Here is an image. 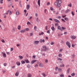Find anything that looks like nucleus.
<instances>
[{
	"label": "nucleus",
	"mask_w": 77,
	"mask_h": 77,
	"mask_svg": "<svg viewBox=\"0 0 77 77\" xmlns=\"http://www.w3.org/2000/svg\"><path fill=\"white\" fill-rule=\"evenodd\" d=\"M58 5H57V8H59L60 7V4L61 3H62V1L61 0H59L58 2Z\"/></svg>",
	"instance_id": "1"
},
{
	"label": "nucleus",
	"mask_w": 77,
	"mask_h": 77,
	"mask_svg": "<svg viewBox=\"0 0 77 77\" xmlns=\"http://www.w3.org/2000/svg\"><path fill=\"white\" fill-rule=\"evenodd\" d=\"M66 44L67 46H68L69 48H70V47H71V43L67 41L66 42Z\"/></svg>",
	"instance_id": "2"
},
{
	"label": "nucleus",
	"mask_w": 77,
	"mask_h": 77,
	"mask_svg": "<svg viewBox=\"0 0 77 77\" xmlns=\"http://www.w3.org/2000/svg\"><path fill=\"white\" fill-rule=\"evenodd\" d=\"M42 48L44 51H47V50L48 49L47 48V46H43Z\"/></svg>",
	"instance_id": "3"
},
{
	"label": "nucleus",
	"mask_w": 77,
	"mask_h": 77,
	"mask_svg": "<svg viewBox=\"0 0 77 77\" xmlns=\"http://www.w3.org/2000/svg\"><path fill=\"white\" fill-rule=\"evenodd\" d=\"M39 41H36L34 42V44L35 45H37V44H39Z\"/></svg>",
	"instance_id": "4"
},
{
	"label": "nucleus",
	"mask_w": 77,
	"mask_h": 77,
	"mask_svg": "<svg viewBox=\"0 0 77 77\" xmlns=\"http://www.w3.org/2000/svg\"><path fill=\"white\" fill-rule=\"evenodd\" d=\"M57 29H58V30H60V31H61V32H62V30L61 29V27H60V26H58L57 27Z\"/></svg>",
	"instance_id": "5"
},
{
	"label": "nucleus",
	"mask_w": 77,
	"mask_h": 77,
	"mask_svg": "<svg viewBox=\"0 0 77 77\" xmlns=\"http://www.w3.org/2000/svg\"><path fill=\"white\" fill-rule=\"evenodd\" d=\"M40 42L41 43H42V42H45V40L44 39H41L40 40Z\"/></svg>",
	"instance_id": "6"
},
{
	"label": "nucleus",
	"mask_w": 77,
	"mask_h": 77,
	"mask_svg": "<svg viewBox=\"0 0 77 77\" xmlns=\"http://www.w3.org/2000/svg\"><path fill=\"white\" fill-rule=\"evenodd\" d=\"M54 21H55V22H56L57 23H60V21L58 20H57V19H54Z\"/></svg>",
	"instance_id": "7"
},
{
	"label": "nucleus",
	"mask_w": 77,
	"mask_h": 77,
	"mask_svg": "<svg viewBox=\"0 0 77 77\" xmlns=\"http://www.w3.org/2000/svg\"><path fill=\"white\" fill-rule=\"evenodd\" d=\"M36 61H37V60H32L31 61L32 64H33V63H35V62H36Z\"/></svg>",
	"instance_id": "8"
},
{
	"label": "nucleus",
	"mask_w": 77,
	"mask_h": 77,
	"mask_svg": "<svg viewBox=\"0 0 77 77\" xmlns=\"http://www.w3.org/2000/svg\"><path fill=\"white\" fill-rule=\"evenodd\" d=\"M16 63L18 66H20V64H21V63L19 61H17Z\"/></svg>",
	"instance_id": "9"
},
{
	"label": "nucleus",
	"mask_w": 77,
	"mask_h": 77,
	"mask_svg": "<svg viewBox=\"0 0 77 77\" xmlns=\"http://www.w3.org/2000/svg\"><path fill=\"white\" fill-rule=\"evenodd\" d=\"M71 38L73 39H74L76 38V36H74V35H73L71 36Z\"/></svg>",
	"instance_id": "10"
},
{
	"label": "nucleus",
	"mask_w": 77,
	"mask_h": 77,
	"mask_svg": "<svg viewBox=\"0 0 77 77\" xmlns=\"http://www.w3.org/2000/svg\"><path fill=\"white\" fill-rule=\"evenodd\" d=\"M2 54H3V56L4 57H6V54L2 52Z\"/></svg>",
	"instance_id": "11"
},
{
	"label": "nucleus",
	"mask_w": 77,
	"mask_h": 77,
	"mask_svg": "<svg viewBox=\"0 0 77 77\" xmlns=\"http://www.w3.org/2000/svg\"><path fill=\"white\" fill-rule=\"evenodd\" d=\"M16 14L17 15H18L20 14V11L19 10H17L16 11Z\"/></svg>",
	"instance_id": "12"
},
{
	"label": "nucleus",
	"mask_w": 77,
	"mask_h": 77,
	"mask_svg": "<svg viewBox=\"0 0 77 77\" xmlns=\"http://www.w3.org/2000/svg\"><path fill=\"white\" fill-rule=\"evenodd\" d=\"M27 9L29 10V8H30V5H27Z\"/></svg>",
	"instance_id": "13"
},
{
	"label": "nucleus",
	"mask_w": 77,
	"mask_h": 77,
	"mask_svg": "<svg viewBox=\"0 0 77 77\" xmlns=\"http://www.w3.org/2000/svg\"><path fill=\"white\" fill-rule=\"evenodd\" d=\"M65 29H66V28H65V27H61V29L62 30V31H63V30H65Z\"/></svg>",
	"instance_id": "14"
},
{
	"label": "nucleus",
	"mask_w": 77,
	"mask_h": 77,
	"mask_svg": "<svg viewBox=\"0 0 77 77\" xmlns=\"http://www.w3.org/2000/svg\"><path fill=\"white\" fill-rule=\"evenodd\" d=\"M40 2H41V0H38V3L39 6H41V5H40Z\"/></svg>",
	"instance_id": "15"
},
{
	"label": "nucleus",
	"mask_w": 77,
	"mask_h": 77,
	"mask_svg": "<svg viewBox=\"0 0 77 77\" xmlns=\"http://www.w3.org/2000/svg\"><path fill=\"white\" fill-rule=\"evenodd\" d=\"M18 75H19V72H17L15 74V75L16 76H18Z\"/></svg>",
	"instance_id": "16"
},
{
	"label": "nucleus",
	"mask_w": 77,
	"mask_h": 77,
	"mask_svg": "<svg viewBox=\"0 0 77 77\" xmlns=\"http://www.w3.org/2000/svg\"><path fill=\"white\" fill-rule=\"evenodd\" d=\"M24 60L25 62H26V63H29V60Z\"/></svg>",
	"instance_id": "17"
},
{
	"label": "nucleus",
	"mask_w": 77,
	"mask_h": 77,
	"mask_svg": "<svg viewBox=\"0 0 77 77\" xmlns=\"http://www.w3.org/2000/svg\"><path fill=\"white\" fill-rule=\"evenodd\" d=\"M39 66L40 67H43L44 65H43V64H42L41 63H40V64H39Z\"/></svg>",
	"instance_id": "18"
},
{
	"label": "nucleus",
	"mask_w": 77,
	"mask_h": 77,
	"mask_svg": "<svg viewBox=\"0 0 77 77\" xmlns=\"http://www.w3.org/2000/svg\"><path fill=\"white\" fill-rule=\"evenodd\" d=\"M54 5H55V6H57L58 5H59V4H58V2H55L54 3Z\"/></svg>",
	"instance_id": "19"
},
{
	"label": "nucleus",
	"mask_w": 77,
	"mask_h": 77,
	"mask_svg": "<svg viewBox=\"0 0 77 77\" xmlns=\"http://www.w3.org/2000/svg\"><path fill=\"white\" fill-rule=\"evenodd\" d=\"M28 77H32V75L30 73H29L27 75Z\"/></svg>",
	"instance_id": "20"
},
{
	"label": "nucleus",
	"mask_w": 77,
	"mask_h": 77,
	"mask_svg": "<svg viewBox=\"0 0 77 77\" xmlns=\"http://www.w3.org/2000/svg\"><path fill=\"white\" fill-rule=\"evenodd\" d=\"M20 33H24V32H25V30L23 29L20 31Z\"/></svg>",
	"instance_id": "21"
},
{
	"label": "nucleus",
	"mask_w": 77,
	"mask_h": 77,
	"mask_svg": "<svg viewBox=\"0 0 77 77\" xmlns=\"http://www.w3.org/2000/svg\"><path fill=\"white\" fill-rule=\"evenodd\" d=\"M51 29L54 31V27L52 26L51 27Z\"/></svg>",
	"instance_id": "22"
},
{
	"label": "nucleus",
	"mask_w": 77,
	"mask_h": 77,
	"mask_svg": "<svg viewBox=\"0 0 77 77\" xmlns=\"http://www.w3.org/2000/svg\"><path fill=\"white\" fill-rule=\"evenodd\" d=\"M19 57L20 58V59H23V57L22 56H19Z\"/></svg>",
	"instance_id": "23"
},
{
	"label": "nucleus",
	"mask_w": 77,
	"mask_h": 77,
	"mask_svg": "<svg viewBox=\"0 0 77 77\" xmlns=\"http://www.w3.org/2000/svg\"><path fill=\"white\" fill-rule=\"evenodd\" d=\"M60 66L61 67H64V66H65V65L64 64H62L60 65Z\"/></svg>",
	"instance_id": "24"
},
{
	"label": "nucleus",
	"mask_w": 77,
	"mask_h": 77,
	"mask_svg": "<svg viewBox=\"0 0 77 77\" xmlns=\"http://www.w3.org/2000/svg\"><path fill=\"white\" fill-rule=\"evenodd\" d=\"M21 63H22V64H23L24 63H25L26 62H25V61H24V60H22L21 61Z\"/></svg>",
	"instance_id": "25"
},
{
	"label": "nucleus",
	"mask_w": 77,
	"mask_h": 77,
	"mask_svg": "<svg viewBox=\"0 0 77 77\" xmlns=\"http://www.w3.org/2000/svg\"><path fill=\"white\" fill-rule=\"evenodd\" d=\"M42 75L44 76V77H45L46 76V75L45 74V73L44 72H43L42 73Z\"/></svg>",
	"instance_id": "26"
},
{
	"label": "nucleus",
	"mask_w": 77,
	"mask_h": 77,
	"mask_svg": "<svg viewBox=\"0 0 77 77\" xmlns=\"http://www.w3.org/2000/svg\"><path fill=\"white\" fill-rule=\"evenodd\" d=\"M69 70H70V68H69L67 70V73H69Z\"/></svg>",
	"instance_id": "27"
},
{
	"label": "nucleus",
	"mask_w": 77,
	"mask_h": 77,
	"mask_svg": "<svg viewBox=\"0 0 77 77\" xmlns=\"http://www.w3.org/2000/svg\"><path fill=\"white\" fill-rule=\"evenodd\" d=\"M68 6H69V7H70V8L72 7V4L71 3H70V4H69L68 5Z\"/></svg>",
	"instance_id": "28"
},
{
	"label": "nucleus",
	"mask_w": 77,
	"mask_h": 77,
	"mask_svg": "<svg viewBox=\"0 0 77 77\" xmlns=\"http://www.w3.org/2000/svg\"><path fill=\"white\" fill-rule=\"evenodd\" d=\"M36 29H37L36 26H35L34 28V30H35V31H36Z\"/></svg>",
	"instance_id": "29"
},
{
	"label": "nucleus",
	"mask_w": 77,
	"mask_h": 77,
	"mask_svg": "<svg viewBox=\"0 0 77 77\" xmlns=\"http://www.w3.org/2000/svg\"><path fill=\"white\" fill-rule=\"evenodd\" d=\"M57 59L58 60H61V61L62 60V58H59L58 57L57 58Z\"/></svg>",
	"instance_id": "30"
},
{
	"label": "nucleus",
	"mask_w": 77,
	"mask_h": 77,
	"mask_svg": "<svg viewBox=\"0 0 77 77\" xmlns=\"http://www.w3.org/2000/svg\"><path fill=\"white\" fill-rule=\"evenodd\" d=\"M25 29L26 31H29V30H30V29L28 28H26Z\"/></svg>",
	"instance_id": "31"
},
{
	"label": "nucleus",
	"mask_w": 77,
	"mask_h": 77,
	"mask_svg": "<svg viewBox=\"0 0 77 77\" xmlns=\"http://www.w3.org/2000/svg\"><path fill=\"white\" fill-rule=\"evenodd\" d=\"M75 45H76V44H75L74 45V44H72V47H75Z\"/></svg>",
	"instance_id": "32"
},
{
	"label": "nucleus",
	"mask_w": 77,
	"mask_h": 77,
	"mask_svg": "<svg viewBox=\"0 0 77 77\" xmlns=\"http://www.w3.org/2000/svg\"><path fill=\"white\" fill-rule=\"evenodd\" d=\"M18 30H20V29H21V26H18Z\"/></svg>",
	"instance_id": "33"
},
{
	"label": "nucleus",
	"mask_w": 77,
	"mask_h": 77,
	"mask_svg": "<svg viewBox=\"0 0 77 77\" xmlns=\"http://www.w3.org/2000/svg\"><path fill=\"white\" fill-rule=\"evenodd\" d=\"M50 9L51 11H53V10H54V9H53V8L52 7L50 8Z\"/></svg>",
	"instance_id": "34"
},
{
	"label": "nucleus",
	"mask_w": 77,
	"mask_h": 77,
	"mask_svg": "<svg viewBox=\"0 0 77 77\" xmlns=\"http://www.w3.org/2000/svg\"><path fill=\"white\" fill-rule=\"evenodd\" d=\"M55 26L56 27H57V26H59V23H56L55 24Z\"/></svg>",
	"instance_id": "35"
},
{
	"label": "nucleus",
	"mask_w": 77,
	"mask_h": 77,
	"mask_svg": "<svg viewBox=\"0 0 77 77\" xmlns=\"http://www.w3.org/2000/svg\"><path fill=\"white\" fill-rule=\"evenodd\" d=\"M62 56V54H59L58 55V56H59L60 57Z\"/></svg>",
	"instance_id": "36"
},
{
	"label": "nucleus",
	"mask_w": 77,
	"mask_h": 77,
	"mask_svg": "<svg viewBox=\"0 0 77 77\" xmlns=\"http://www.w3.org/2000/svg\"><path fill=\"white\" fill-rule=\"evenodd\" d=\"M12 32H15V28H13L12 29Z\"/></svg>",
	"instance_id": "37"
},
{
	"label": "nucleus",
	"mask_w": 77,
	"mask_h": 77,
	"mask_svg": "<svg viewBox=\"0 0 77 77\" xmlns=\"http://www.w3.org/2000/svg\"><path fill=\"white\" fill-rule=\"evenodd\" d=\"M71 75L72 76H74L75 75V73H72Z\"/></svg>",
	"instance_id": "38"
},
{
	"label": "nucleus",
	"mask_w": 77,
	"mask_h": 77,
	"mask_svg": "<svg viewBox=\"0 0 77 77\" xmlns=\"http://www.w3.org/2000/svg\"><path fill=\"white\" fill-rule=\"evenodd\" d=\"M71 13H72V15H73V16H74V15H75V14H74V12L72 11Z\"/></svg>",
	"instance_id": "39"
},
{
	"label": "nucleus",
	"mask_w": 77,
	"mask_h": 77,
	"mask_svg": "<svg viewBox=\"0 0 77 77\" xmlns=\"http://www.w3.org/2000/svg\"><path fill=\"white\" fill-rule=\"evenodd\" d=\"M61 71H62V69L60 68L58 69V71H59V72H61Z\"/></svg>",
	"instance_id": "40"
},
{
	"label": "nucleus",
	"mask_w": 77,
	"mask_h": 77,
	"mask_svg": "<svg viewBox=\"0 0 77 77\" xmlns=\"http://www.w3.org/2000/svg\"><path fill=\"white\" fill-rule=\"evenodd\" d=\"M9 10H8V11H7V13H5V14L6 15H8V14H9Z\"/></svg>",
	"instance_id": "41"
},
{
	"label": "nucleus",
	"mask_w": 77,
	"mask_h": 77,
	"mask_svg": "<svg viewBox=\"0 0 77 77\" xmlns=\"http://www.w3.org/2000/svg\"><path fill=\"white\" fill-rule=\"evenodd\" d=\"M69 12V10H67L66 11V13H68V12Z\"/></svg>",
	"instance_id": "42"
},
{
	"label": "nucleus",
	"mask_w": 77,
	"mask_h": 77,
	"mask_svg": "<svg viewBox=\"0 0 77 77\" xmlns=\"http://www.w3.org/2000/svg\"><path fill=\"white\" fill-rule=\"evenodd\" d=\"M51 45H54V42H52L51 43Z\"/></svg>",
	"instance_id": "43"
},
{
	"label": "nucleus",
	"mask_w": 77,
	"mask_h": 77,
	"mask_svg": "<svg viewBox=\"0 0 77 77\" xmlns=\"http://www.w3.org/2000/svg\"><path fill=\"white\" fill-rule=\"evenodd\" d=\"M42 54L45 57V54L44 53H42Z\"/></svg>",
	"instance_id": "44"
},
{
	"label": "nucleus",
	"mask_w": 77,
	"mask_h": 77,
	"mask_svg": "<svg viewBox=\"0 0 77 77\" xmlns=\"http://www.w3.org/2000/svg\"><path fill=\"white\" fill-rule=\"evenodd\" d=\"M64 20H66V21H68V19L66 17H65L64 19Z\"/></svg>",
	"instance_id": "45"
},
{
	"label": "nucleus",
	"mask_w": 77,
	"mask_h": 77,
	"mask_svg": "<svg viewBox=\"0 0 77 77\" xmlns=\"http://www.w3.org/2000/svg\"><path fill=\"white\" fill-rule=\"evenodd\" d=\"M13 50H14V48H11V51H13Z\"/></svg>",
	"instance_id": "46"
},
{
	"label": "nucleus",
	"mask_w": 77,
	"mask_h": 77,
	"mask_svg": "<svg viewBox=\"0 0 77 77\" xmlns=\"http://www.w3.org/2000/svg\"><path fill=\"white\" fill-rule=\"evenodd\" d=\"M60 77H64V75L63 74H61L60 75Z\"/></svg>",
	"instance_id": "47"
},
{
	"label": "nucleus",
	"mask_w": 77,
	"mask_h": 77,
	"mask_svg": "<svg viewBox=\"0 0 77 77\" xmlns=\"http://www.w3.org/2000/svg\"><path fill=\"white\" fill-rule=\"evenodd\" d=\"M57 18H59V19H60V18H61V17L60 16H58L57 17Z\"/></svg>",
	"instance_id": "48"
},
{
	"label": "nucleus",
	"mask_w": 77,
	"mask_h": 77,
	"mask_svg": "<svg viewBox=\"0 0 77 77\" xmlns=\"http://www.w3.org/2000/svg\"><path fill=\"white\" fill-rule=\"evenodd\" d=\"M3 0H0V2L2 4L3 3Z\"/></svg>",
	"instance_id": "49"
},
{
	"label": "nucleus",
	"mask_w": 77,
	"mask_h": 77,
	"mask_svg": "<svg viewBox=\"0 0 77 77\" xmlns=\"http://www.w3.org/2000/svg\"><path fill=\"white\" fill-rule=\"evenodd\" d=\"M30 36H33V33H30Z\"/></svg>",
	"instance_id": "50"
},
{
	"label": "nucleus",
	"mask_w": 77,
	"mask_h": 77,
	"mask_svg": "<svg viewBox=\"0 0 77 77\" xmlns=\"http://www.w3.org/2000/svg\"><path fill=\"white\" fill-rule=\"evenodd\" d=\"M48 60H45V62L46 63H48Z\"/></svg>",
	"instance_id": "51"
},
{
	"label": "nucleus",
	"mask_w": 77,
	"mask_h": 77,
	"mask_svg": "<svg viewBox=\"0 0 77 77\" xmlns=\"http://www.w3.org/2000/svg\"><path fill=\"white\" fill-rule=\"evenodd\" d=\"M2 42H3V43H5V40H2Z\"/></svg>",
	"instance_id": "52"
},
{
	"label": "nucleus",
	"mask_w": 77,
	"mask_h": 77,
	"mask_svg": "<svg viewBox=\"0 0 77 77\" xmlns=\"http://www.w3.org/2000/svg\"><path fill=\"white\" fill-rule=\"evenodd\" d=\"M7 65V64L6 63H4V66H6V65Z\"/></svg>",
	"instance_id": "53"
},
{
	"label": "nucleus",
	"mask_w": 77,
	"mask_h": 77,
	"mask_svg": "<svg viewBox=\"0 0 77 77\" xmlns=\"http://www.w3.org/2000/svg\"><path fill=\"white\" fill-rule=\"evenodd\" d=\"M47 12V9H45L44 10V13H46V12Z\"/></svg>",
	"instance_id": "54"
},
{
	"label": "nucleus",
	"mask_w": 77,
	"mask_h": 77,
	"mask_svg": "<svg viewBox=\"0 0 77 77\" xmlns=\"http://www.w3.org/2000/svg\"><path fill=\"white\" fill-rule=\"evenodd\" d=\"M12 14V11H10V13H9L10 15H11V14Z\"/></svg>",
	"instance_id": "55"
},
{
	"label": "nucleus",
	"mask_w": 77,
	"mask_h": 77,
	"mask_svg": "<svg viewBox=\"0 0 77 77\" xmlns=\"http://www.w3.org/2000/svg\"><path fill=\"white\" fill-rule=\"evenodd\" d=\"M49 20H50L51 21H53V19L51 18H49Z\"/></svg>",
	"instance_id": "56"
},
{
	"label": "nucleus",
	"mask_w": 77,
	"mask_h": 77,
	"mask_svg": "<svg viewBox=\"0 0 77 77\" xmlns=\"http://www.w3.org/2000/svg\"><path fill=\"white\" fill-rule=\"evenodd\" d=\"M38 66V64H36L35 65V68H36V67H37V66Z\"/></svg>",
	"instance_id": "57"
},
{
	"label": "nucleus",
	"mask_w": 77,
	"mask_h": 77,
	"mask_svg": "<svg viewBox=\"0 0 77 77\" xmlns=\"http://www.w3.org/2000/svg\"><path fill=\"white\" fill-rule=\"evenodd\" d=\"M63 50V49H60L59 51H60V52H62V51Z\"/></svg>",
	"instance_id": "58"
},
{
	"label": "nucleus",
	"mask_w": 77,
	"mask_h": 77,
	"mask_svg": "<svg viewBox=\"0 0 77 77\" xmlns=\"http://www.w3.org/2000/svg\"><path fill=\"white\" fill-rule=\"evenodd\" d=\"M62 21H63V22H65V21L64 20V19H61Z\"/></svg>",
	"instance_id": "59"
},
{
	"label": "nucleus",
	"mask_w": 77,
	"mask_h": 77,
	"mask_svg": "<svg viewBox=\"0 0 77 77\" xmlns=\"http://www.w3.org/2000/svg\"><path fill=\"white\" fill-rule=\"evenodd\" d=\"M58 69V67H56V68H55V70L56 71V70H57V69Z\"/></svg>",
	"instance_id": "60"
},
{
	"label": "nucleus",
	"mask_w": 77,
	"mask_h": 77,
	"mask_svg": "<svg viewBox=\"0 0 77 77\" xmlns=\"http://www.w3.org/2000/svg\"><path fill=\"white\" fill-rule=\"evenodd\" d=\"M35 17H38V14L37 13H35Z\"/></svg>",
	"instance_id": "61"
},
{
	"label": "nucleus",
	"mask_w": 77,
	"mask_h": 77,
	"mask_svg": "<svg viewBox=\"0 0 77 77\" xmlns=\"http://www.w3.org/2000/svg\"><path fill=\"white\" fill-rule=\"evenodd\" d=\"M27 24H30V22H28L27 23Z\"/></svg>",
	"instance_id": "62"
},
{
	"label": "nucleus",
	"mask_w": 77,
	"mask_h": 77,
	"mask_svg": "<svg viewBox=\"0 0 77 77\" xmlns=\"http://www.w3.org/2000/svg\"><path fill=\"white\" fill-rule=\"evenodd\" d=\"M47 33H50V31L49 30H48L47 31Z\"/></svg>",
	"instance_id": "63"
},
{
	"label": "nucleus",
	"mask_w": 77,
	"mask_h": 77,
	"mask_svg": "<svg viewBox=\"0 0 77 77\" xmlns=\"http://www.w3.org/2000/svg\"><path fill=\"white\" fill-rule=\"evenodd\" d=\"M50 2H48L47 3V5H50Z\"/></svg>",
	"instance_id": "64"
}]
</instances>
